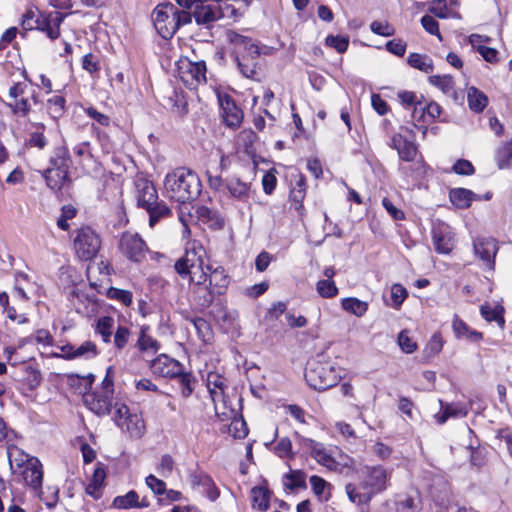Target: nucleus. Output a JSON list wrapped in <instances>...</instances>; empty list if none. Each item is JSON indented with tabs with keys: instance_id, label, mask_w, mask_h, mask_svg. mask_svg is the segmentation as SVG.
I'll return each instance as SVG.
<instances>
[{
	"instance_id": "obj_42",
	"label": "nucleus",
	"mask_w": 512,
	"mask_h": 512,
	"mask_svg": "<svg viewBox=\"0 0 512 512\" xmlns=\"http://www.w3.org/2000/svg\"><path fill=\"white\" fill-rule=\"evenodd\" d=\"M408 64L422 72L430 73L433 71V62L431 58L419 53H411L407 58Z\"/></svg>"
},
{
	"instance_id": "obj_48",
	"label": "nucleus",
	"mask_w": 512,
	"mask_h": 512,
	"mask_svg": "<svg viewBox=\"0 0 512 512\" xmlns=\"http://www.w3.org/2000/svg\"><path fill=\"white\" fill-rule=\"evenodd\" d=\"M502 308H499L497 306H491V305H482L480 308V312L482 317L488 321H496L499 325H504V318L501 315Z\"/></svg>"
},
{
	"instance_id": "obj_55",
	"label": "nucleus",
	"mask_w": 512,
	"mask_h": 512,
	"mask_svg": "<svg viewBox=\"0 0 512 512\" xmlns=\"http://www.w3.org/2000/svg\"><path fill=\"white\" fill-rule=\"evenodd\" d=\"M304 197H305V187H304L303 180L300 179L296 183V186L293 188V190L291 191V194H290V200L293 203L294 208L296 210H300L303 207L302 202H303Z\"/></svg>"
},
{
	"instance_id": "obj_63",
	"label": "nucleus",
	"mask_w": 512,
	"mask_h": 512,
	"mask_svg": "<svg viewBox=\"0 0 512 512\" xmlns=\"http://www.w3.org/2000/svg\"><path fill=\"white\" fill-rule=\"evenodd\" d=\"M275 452L281 458H285V457L292 458L293 454H292L291 440L287 437L279 440V442L275 446Z\"/></svg>"
},
{
	"instance_id": "obj_43",
	"label": "nucleus",
	"mask_w": 512,
	"mask_h": 512,
	"mask_svg": "<svg viewBox=\"0 0 512 512\" xmlns=\"http://www.w3.org/2000/svg\"><path fill=\"white\" fill-rule=\"evenodd\" d=\"M114 330V319L109 316L97 320L96 332L101 336L103 342L109 343Z\"/></svg>"
},
{
	"instance_id": "obj_8",
	"label": "nucleus",
	"mask_w": 512,
	"mask_h": 512,
	"mask_svg": "<svg viewBox=\"0 0 512 512\" xmlns=\"http://www.w3.org/2000/svg\"><path fill=\"white\" fill-rule=\"evenodd\" d=\"M389 146L397 150L401 160L413 163L412 175L420 177L425 174V165L422 158L418 155L417 147L413 142L408 141L401 134H395L391 138Z\"/></svg>"
},
{
	"instance_id": "obj_10",
	"label": "nucleus",
	"mask_w": 512,
	"mask_h": 512,
	"mask_svg": "<svg viewBox=\"0 0 512 512\" xmlns=\"http://www.w3.org/2000/svg\"><path fill=\"white\" fill-rule=\"evenodd\" d=\"M113 419L118 427L129 433L132 438H141L146 430L141 414L131 413L125 404H116Z\"/></svg>"
},
{
	"instance_id": "obj_9",
	"label": "nucleus",
	"mask_w": 512,
	"mask_h": 512,
	"mask_svg": "<svg viewBox=\"0 0 512 512\" xmlns=\"http://www.w3.org/2000/svg\"><path fill=\"white\" fill-rule=\"evenodd\" d=\"M177 72L180 80L188 89H196L206 82V63L204 61L193 62L187 57L177 61Z\"/></svg>"
},
{
	"instance_id": "obj_29",
	"label": "nucleus",
	"mask_w": 512,
	"mask_h": 512,
	"mask_svg": "<svg viewBox=\"0 0 512 512\" xmlns=\"http://www.w3.org/2000/svg\"><path fill=\"white\" fill-rule=\"evenodd\" d=\"M47 186L53 191H59L69 180L68 172L59 169L47 168L42 171Z\"/></svg>"
},
{
	"instance_id": "obj_50",
	"label": "nucleus",
	"mask_w": 512,
	"mask_h": 512,
	"mask_svg": "<svg viewBox=\"0 0 512 512\" xmlns=\"http://www.w3.org/2000/svg\"><path fill=\"white\" fill-rule=\"evenodd\" d=\"M34 29L45 32L52 40L57 39L60 35L59 23L55 27H52L50 20L42 15L38 17V23Z\"/></svg>"
},
{
	"instance_id": "obj_46",
	"label": "nucleus",
	"mask_w": 512,
	"mask_h": 512,
	"mask_svg": "<svg viewBox=\"0 0 512 512\" xmlns=\"http://www.w3.org/2000/svg\"><path fill=\"white\" fill-rule=\"evenodd\" d=\"M253 507L265 511L269 507L268 491L262 487H254L251 490Z\"/></svg>"
},
{
	"instance_id": "obj_23",
	"label": "nucleus",
	"mask_w": 512,
	"mask_h": 512,
	"mask_svg": "<svg viewBox=\"0 0 512 512\" xmlns=\"http://www.w3.org/2000/svg\"><path fill=\"white\" fill-rule=\"evenodd\" d=\"M16 475L21 476L30 487L38 489L41 487L43 480L42 464L37 458H31L26 463V467L21 469Z\"/></svg>"
},
{
	"instance_id": "obj_54",
	"label": "nucleus",
	"mask_w": 512,
	"mask_h": 512,
	"mask_svg": "<svg viewBox=\"0 0 512 512\" xmlns=\"http://www.w3.org/2000/svg\"><path fill=\"white\" fill-rule=\"evenodd\" d=\"M190 483L192 487H203L204 489L213 487L212 478L201 471H196L190 474L189 476Z\"/></svg>"
},
{
	"instance_id": "obj_12",
	"label": "nucleus",
	"mask_w": 512,
	"mask_h": 512,
	"mask_svg": "<svg viewBox=\"0 0 512 512\" xmlns=\"http://www.w3.org/2000/svg\"><path fill=\"white\" fill-rule=\"evenodd\" d=\"M391 472L381 465L368 466L364 471L362 490H367L373 497L385 491L390 484Z\"/></svg>"
},
{
	"instance_id": "obj_31",
	"label": "nucleus",
	"mask_w": 512,
	"mask_h": 512,
	"mask_svg": "<svg viewBox=\"0 0 512 512\" xmlns=\"http://www.w3.org/2000/svg\"><path fill=\"white\" fill-rule=\"evenodd\" d=\"M312 491L319 501L327 502L331 498L332 485L318 475H312L309 479Z\"/></svg>"
},
{
	"instance_id": "obj_58",
	"label": "nucleus",
	"mask_w": 512,
	"mask_h": 512,
	"mask_svg": "<svg viewBox=\"0 0 512 512\" xmlns=\"http://www.w3.org/2000/svg\"><path fill=\"white\" fill-rule=\"evenodd\" d=\"M398 344L401 350L407 354L417 349V343L408 335L407 331H401L398 335Z\"/></svg>"
},
{
	"instance_id": "obj_53",
	"label": "nucleus",
	"mask_w": 512,
	"mask_h": 512,
	"mask_svg": "<svg viewBox=\"0 0 512 512\" xmlns=\"http://www.w3.org/2000/svg\"><path fill=\"white\" fill-rule=\"evenodd\" d=\"M179 380L181 394L183 397H189L194 389V377L189 373L180 372L179 375L176 376Z\"/></svg>"
},
{
	"instance_id": "obj_35",
	"label": "nucleus",
	"mask_w": 512,
	"mask_h": 512,
	"mask_svg": "<svg viewBox=\"0 0 512 512\" xmlns=\"http://www.w3.org/2000/svg\"><path fill=\"white\" fill-rule=\"evenodd\" d=\"M106 478L105 470L102 467H97L94 470L92 478L86 486V493L94 499L101 497V489L103 487L104 480Z\"/></svg>"
},
{
	"instance_id": "obj_36",
	"label": "nucleus",
	"mask_w": 512,
	"mask_h": 512,
	"mask_svg": "<svg viewBox=\"0 0 512 512\" xmlns=\"http://www.w3.org/2000/svg\"><path fill=\"white\" fill-rule=\"evenodd\" d=\"M149 214V226L153 228L158 221L170 216L171 210L164 201H157L145 209Z\"/></svg>"
},
{
	"instance_id": "obj_44",
	"label": "nucleus",
	"mask_w": 512,
	"mask_h": 512,
	"mask_svg": "<svg viewBox=\"0 0 512 512\" xmlns=\"http://www.w3.org/2000/svg\"><path fill=\"white\" fill-rule=\"evenodd\" d=\"M65 98L60 95H54L47 100V112L53 119L60 118L65 112Z\"/></svg>"
},
{
	"instance_id": "obj_19",
	"label": "nucleus",
	"mask_w": 512,
	"mask_h": 512,
	"mask_svg": "<svg viewBox=\"0 0 512 512\" xmlns=\"http://www.w3.org/2000/svg\"><path fill=\"white\" fill-rule=\"evenodd\" d=\"M151 370L160 377L174 378L182 371V365L166 354H161L151 362Z\"/></svg>"
},
{
	"instance_id": "obj_14",
	"label": "nucleus",
	"mask_w": 512,
	"mask_h": 512,
	"mask_svg": "<svg viewBox=\"0 0 512 512\" xmlns=\"http://www.w3.org/2000/svg\"><path fill=\"white\" fill-rule=\"evenodd\" d=\"M11 101L7 104L15 114L26 116L31 110V100H34L33 90L24 82H18L9 88Z\"/></svg>"
},
{
	"instance_id": "obj_16",
	"label": "nucleus",
	"mask_w": 512,
	"mask_h": 512,
	"mask_svg": "<svg viewBox=\"0 0 512 512\" xmlns=\"http://www.w3.org/2000/svg\"><path fill=\"white\" fill-rule=\"evenodd\" d=\"M432 242L439 254H450L455 246V234L452 228L441 221H438L432 228Z\"/></svg>"
},
{
	"instance_id": "obj_3",
	"label": "nucleus",
	"mask_w": 512,
	"mask_h": 512,
	"mask_svg": "<svg viewBox=\"0 0 512 512\" xmlns=\"http://www.w3.org/2000/svg\"><path fill=\"white\" fill-rule=\"evenodd\" d=\"M152 20L160 36L170 39L181 26L192 22V15L188 11L179 10L172 3L166 2L154 8Z\"/></svg>"
},
{
	"instance_id": "obj_52",
	"label": "nucleus",
	"mask_w": 512,
	"mask_h": 512,
	"mask_svg": "<svg viewBox=\"0 0 512 512\" xmlns=\"http://www.w3.org/2000/svg\"><path fill=\"white\" fill-rule=\"evenodd\" d=\"M390 293L392 300L391 306L395 309H399L408 296L406 288H404L401 284H393L391 286Z\"/></svg>"
},
{
	"instance_id": "obj_1",
	"label": "nucleus",
	"mask_w": 512,
	"mask_h": 512,
	"mask_svg": "<svg viewBox=\"0 0 512 512\" xmlns=\"http://www.w3.org/2000/svg\"><path fill=\"white\" fill-rule=\"evenodd\" d=\"M295 436L301 449L308 452L319 465L329 471L347 473L354 468V460L338 447L325 445L298 433H295Z\"/></svg>"
},
{
	"instance_id": "obj_45",
	"label": "nucleus",
	"mask_w": 512,
	"mask_h": 512,
	"mask_svg": "<svg viewBox=\"0 0 512 512\" xmlns=\"http://www.w3.org/2000/svg\"><path fill=\"white\" fill-rule=\"evenodd\" d=\"M429 82L445 94L454 93V81L450 75H433L429 77Z\"/></svg>"
},
{
	"instance_id": "obj_27",
	"label": "nucleus",
	"mask_w": 512,
	"mask_h": 512,
	"mask_svg": "<svg viewBox=\"0 0 512 512\" xmlns=\"http://www.w3.org/2000/svg\"><path fill=\"white\" fill-rule=\"evenodd\" d=\"M449 199L451 203L458 209H466L470 207L474 200H480L473 191L465 188H454L449 192Z\"/></svg>"
},
{
	"instance_id": "obj_22",
	"label": "nucleus",
	"mask_w": 512,
	"mask_h": 512,
	"mask_svg": "<svg viewBox=\"0 0 512 512\" xmlns=\"http://www.w3.org/2000/svg\"><path fill=\"white\" fill-rule=\"evenodd\" d=\"M225 193L238 201L246 202L251 197V184L232 176L225 179Z\"/></svg>"
},
{
	"instance_id": "obj_4",
	"label": "nucleus",
	"mask_w": 512,
	"mask_h": 512,
	"mask_svg": "<svg viewBox=\"0 0 512 512\" xmlns=\"http://www.w3.org/2000/svg\"><path fill=\"white\" fill-rule=\"evenodd\" d=\"M206 251L199 243L193 242L186 249L185 254L179 258L174 267L176 272L183 278L188 277L190 284H205L208 278V271L204 263Z\"/></svg>"
},
{
	"instance_id": "obj_56",
	"label": "nucleus",
	"mask_w": 512,
	"mask_h": 512,
	"mask_svg": "<svg viewBox=\"0 0 512 512\" xmlns=\"http://www.w3.org/2000/svg\"><path fill=\"white\" fill-rule=\"evenodd\" d=\"M41 15L35 9H28L22 16L21 27L25 31L33 30L38 23V17Z\"/></svg>"
},
{
	"instance_id": "obj_60",
	"label": "nucleus",
	"mask_w": 512,
	"mask_h": 512,
	"mask_svg": "<svg viewBox=\"0 0 512 512\" xmlns=\"http://www.w3.org/2000/svg\"><path fill=\"white\" fill-rule=\"evenodd\" d=\"M130 335L128 327L118 326L114 334V345L120 350L123 349L127 345Z\"/></svg>"
},
{
	"instance_id": "obj_30",
	"label": "nucleus",
	"mask_w": 512,
	"mask_h": 512,
	"mask_svg": "<svg viewBox=\"0 0 512 512\" xmlns=\"http://www.w3.org/2000/svg\"><path fill=\"white\" fill-rule=\"evenodd\" d=\"M456 3V0H434L430 5L429 11L438 18H455L458 17V13L453 8Z\"/></svg>"
},
{
	"instance_id": "obj_47",
	"label": "nucleus",
	"mask_w": 512,
	"mask_h": 512,
	"mask_svg": "<svg viewBox=\"0 0 512 512\" xmlns=\"http://www.w3.org/2000/svg\"><path fill=\"white\" fill-rule=\"evenodd\" d=\"M138 499V494L135 491L131 490L125 495L117 496L113 500V506L118 509L135 508L138 507Z\"/></svg>"
},
{
	"instance_id": "obj_39",
	"label": "nucleus",
	"mask_w": 512,
	"mask_h": 512,
	"mask_svg": "<svg viewBox=\"0 0 512 512\" xmlns=\"http://www.w3.org/2000/svg\"><path fill=\"white\" fill-rule=\"evenodd\" d=\"M361 487H357L355 484L349 483L345 486V491L348 499L356 505H365L370 502L372 496L367 490L361 491Z\"/></svg>"
},
{
	"instance_id": "obj_37",
	"label": "nucleus",
	"mask_w": 512,
	"mask_h": 512,
	"mask_svg": "<svg viewBox=\"0 0 512 512\" xmlns=\"http://www.w3.org/2000/svg\"><path fill=\"white\" fill-rule=\"evenodd\" d=\"M8 455L11 470L15 475L19 473L21 469H24L26 467V463H28L32 458L16 447L9 449Z\"/></svg>"
},
{
	"instance_id": "obj_7",
	"label": "nucleus",
	"mask_w": 512,
	"mask_h": 512,
	"mask_svg": "<svg viewBox=\"0 0 512 512\" xmlns=\"http://www.w3.org/2000/svg\"><path fill=\"white\" fill-rule=\"evenodd\" d=\"M100 247V236L91 227L84 226L76 231L73 239V248L78 258L81 260H91L97 255Z\"/></svg>"
},
{
	"instance_id": "obj_38",
	"label": "nucleus",
	"mask_w": 512,
	"mask_h": 512,
	"mask_svg": "<svg viewBox=\"0 0 512 512\" xmlns=\"http://www.w3.org/2000/svg\"><path fill=\"white\" fill-rule=\"evenodd\" d=\"M341 307L357 317H362L368 310V303L358 298L348 297L341 300Z\"/></svg>"
},
{
	"instance_id": "obj_57",
	"label": "nucleus",
	"mask_w": 512,
	"mask_h": 512,
	"mask_svg": "<svg viewBox=\"0 0 512 512\" xmlns=\"http://www.w3.org/2000/svg\"><path fill=\"white\" fill-rule=\"evenodd\" d=\"M327 46L334 48L339 53H344L349 45V40L346 37L329 35L325 39Z\"/></svg>"
},
{
	"instance_id": "obj_21",
	"label": "nucleus",
	"mask_w": 512,
	"mask_h": 512,
	"mask_svg": "<svg viewBox=\"0 0 512 512\" xmlns=\"http://www.w3.org/2000/svg\"><path fill=\"white\" fill-rule=\"evenodd\" d=\"M60 350L62 357L68 360L76 358L91 359L98 355L97 346L92 341H85L79 346L68 343L61 346Z\"/></svg>"
},
{
	"instance_id": "obj_64",
	"label": "nucleus",
	"mask_w": 512,
	"mask_h": 512,
	"mask_svg": "<svg viewBox=\"0 0 512 512\" xmlns=\"http://www.w3.org/2000/svg\"><path fill=\"white\" fill-rule=\"evenodd\" d=\"M421 24L429 34L436 35L440 40L442 39L441 34L439 32L438 22L434 19V17L430 15H424L421 18Z\"/></svg>"
},
{
	"instance_id": "obj_11",
	"label": "nucleus",
	"mask_w": 512,
	"mask_h": 512,
	"mask_svg": "<svg viewBox=\"0 0 512 512\" xmlns=\"http://www.w3.org/2000/svg\"><path fill=\"white\" fill-rule=\"evenodd\" d=\"M206 386L210 393L211 399L214 403L215 413L220 418V420L224 421L229 419L233 414V410L229 411H220L219 402L223 403L225 407V398L224 393L227 387V380L224 376L219 374L218 372L211 371L207 374L206 377Z\"/></svg>"
},
{
	"instance_id": "obj_32",
	"label": "nucleus",
	"mask_w": 512,
	"mask_h": 512,
	"mask_svg": "<svg viewBox=\"0 0 512 512\" xmlns=\"http://www.w3.org/2000/svg\"><path fill=\"white\" fill-rule=\"evenodd\" d=\"M467 102L473 112L480 113L486 108L488 98L482 91L472 86L467 89Z\"/></svg>"
},
{
	"instance_id": "obj_18",
	"label": "nucleus",
	"mask_w": 512,
	"mask_h": 512,
	"mask_svg": "<svg viewBox=\"0 0 512 512\" xmlns=\"http://www.w3.org/2000/svg\"><path fill=\"white\" fill-rule=\"evenodd\" d=\"M113 396L99 390L84 392L83 402L85 406L95 413L102 416L110 412Z\"/></svg>"
},
{
	"instance_id": "obj_17",
	"label": "nucleus",
	"mask_w": 512,
	"mask_h": 512,
	"mask_svg": "<svg viewBox=\"0 0 512 512\" xmlns=\"http://www.w3.org/2000/svg\"><path fill=\"white\" fill-rule=\"evenodd\" d=\"M218 101L224 123L230 128L239 127L243 121V111L235 101L227 94H219Z\"/></svg>"
},
{
	"instance_id": "obj_28",
	"label": "nucleus",
	"mask_w": 512,
	"mask_h": 512,
	"mask_svg": "<svg viewBox=\"0 0 512 512\" xmlns=\"http://www.w3.org/2000/svg\"><path fill=\"white\" fill-rule=\"evenodd\" d=\"M452 329L458 339H467L472 342H478L483 338V334L481 332L471 329L457 315H454Z\"/></svg>"
},
{
	"instance_id": "obj_20",
	"label": "nucleus",
	"mask_w": 512,
	"mask_h": 512,
	"mask_svg": "<svg viewBox=\"0 0 512 512\" xmlns=\"http://www.w3.org/2000/svg\"><path fill=\"white\" fill-rule=\"evenodd\" d=\"M191 15L198 25H203L207 28L224 16L219 5L207 4V2H202Z\"/></svg>"
},
{
	"instance_id": "obj_2",
	"label": "nucleus",
	"mask_w": 512,
	"mask_h": 512,
	"mask_svg": "<svg viewBox=\"0 0 512 512\" xmlns=\"http://www.w3.org/2000/svg\"><path fill=\"white\" fill-rule=\"evenodd\" d=\"M164 186L168 196L181 203L197 198L201 192L198 176L186 168H178L167 174Z\"/></svg>"
},
{
	"instance_id": "obj_40",
	"label": "nucleus",
	"mask_w": 512,
	"mask_h": 512,
	"mask_svg": "<svg viewBox=\"0 0 512 512\" xmlns=\"http://www.w3.org/2000/svg\"><path fill=\"white\" fill-rule=\"evenodd\" d=\"M495 160L499 169L512 168V141L504 143L497 149Z\"/></svg>"
},
{
	"instance_id": "obj_61",
	"label": "nucleus",
	"mask_w": 512,
	"mask_h": 512,
	"mask_svg": "<svg viewBox=\"0 0 512 512\" xmlns=\"http://www.w3.org/2000/svg\"><path fill=\"white\" fill-rule=\"evenodd\" d=\"M418 510V505L414 498L410 496H405L396 501V511L397 512H416Z\"/></svg>"
},
{
	"instance_id": "obj_6",
	"label": "nucleus",
	"mask_w": 512,
	"mask_h": 512,
	"mask_svg": "<svg viewBox=\"0 0 512 512\" xmlns=\"http://www.w3.org/2000/svg\"><path fill=\"white\" fill-rule=\"evenodd\" d=\"M306 381L315 390L323 391L335 386L341 376L336 368L329 364L313 361L305 373Z\"/></svg>"
},
{
	"instance_id": "obj_26",
	"label": "nucleus",
	"mask_w": 512,
	"mask_h": 512,
	"mask_svg": "<svg viewBox=\"0 0 512 512\" xmlns=\"http://www.w3.org/2000/svg\"><path fill=\"white\" fill-rule=\"evenodd\" d=\"M191 293L194 301L201 307H209L217 296L214 289L207 282L205 284H191Z\"/></svg>"
},
{
	"instance_id": "obj_25",
	"label": "nucleus",
	"mask_w": 512,
	"mask_h": 512,
	"mask_svg": "<svg viewBox=\"0 0 512 512\" xmlns=\"http://www.w3.org/2000/svg\"><path fill=\"white\" fill-rule=\"evenodd\" d=\"M206 270L209 272V284L216 295H223L229 285V277L225 269L221 266L212 269L211 266L207 265Z\"/></svg>"
},
{
	"instance_id": "obj_24",
	"label": "nucleus",
	"mask_w": 512,
	"mask_h": 512,
	"mask_svg": "<svg viewBox=\"0 0 512 512\" xmlns=\"http://www.w3.org/2000/svg\"><path fill=\"white\" fill-rule=\"evenodd\" d=\"M137 203L139 207L146 209L158 201V194L153 183L148 180H139L136 183Z\"/></svg>"
},
{
	"instance_id": "obj_5",
	"label": "nucleus",
	"mask_w": 512,
	"mask_h": 512,
	"mask_svg": "<svg viewBox=\"0 0 512 512\" xmlns=\"http://www.w3.org/2000/svg\"><path fill=\"white\" fill-rule=\"evenodd\" d=\"M228 39L233 46V54L241 73L251 78L256 74L257 58L260 55L258 45L249 37L235 31L227 33Z\"/></svg>"
},
{
	"instance_id": "obj_15",
	"label": "nucleus",
	"mask_w": 512,
	"mask_h": 512,
	"mask_svg": "<svg viewBox=\"0 0 512 512\" xmlns=\"http://www.w3.org/2000/svg\"><path fill=\"white\" fill-rule=\"evenodd\" d=\"M473 252L483 265L494 270L495 258L499 250L497 239L488 236H477L473 239Z\"/></svg>"
},
{
	"instance_id": "obj_62",
	"label": "nucleus",
	"mask_w": 512,
	"mask_h": 512,
	"mask_svg": "<svg viewBox=\"0 0 512 512\" xmlns=\"http://www.w3.org/2000/svg\"><path fill=\"white\" fill-rule=\"evenodd\" d=\"M442 347L443 340L440 334H433L425 348V352L428 356H435L442 350Z\"/></svg>"
},
{
	"instance_id": "obj_59",
	"label": "nucleus",
	"mask_w": 512,
	"mask_h": 512,
	"mask_svg": "<svg viewBox=\"0 0 512 512\" xmlns=\"http://www.w3.org/2000/svg\"><path fill=\"white\" fill-rule=\"evenodd\" d=\"M370 30L381 36L389 37L395 34V29L388 22L373 21L370 24Z\"/></svg>"
},
{
	"instance_id": "obj_13",
	"label": "nucleus",
	"mask_w": 512,
	"mask_h": 512,
	"mask_svg": "<svg viewBox=\"0 0 512 512\" xmlns=\"http://www.w3.org/2000/svg\"><path fill=\"white\" fill-rule=\"evenodd\" d=\"M120 252L130 261L139 263L146 257L148 246L138 233L124 232L118 244Z\"/></svg>"
},
{
	"instance_id": "obj_34",
	"label": "nucleus",
	"mask_w": 512,
	"mask_h": 512,
	"mask_svg": "<svg viewBox=\"0 0 512 512\" xmlns=\"http://www.w3.org/2000/svg\"><path fill=\"white\" fill-rule=\"evenodd\" d=\"M442 413L437 417L440 424L445 423L449 418H462L468 414V409L460 403L441 404Z\"/></svg>"
},
{
	"instance_id": "obj_33",
	"label": "nucleus",
	"mask_w": 512,
	"mask_h": 512,
	"mask_svg": "<svg viewBox=\"0 0 512 512\" xmlns=\"http://www.w3.org/2000/svg\"><path fill=\"white\" fill-rule=\"evenodd\" d=\"M70 167V155L67 147L59 146L53 151V155L49 160L48 168L64 170L68 172Z\"/></svg>"
},
{
	"instance_id": "obj_41",
	"label": "nucleus",
	"mask_w": 512,
	"mask_h": 512,
	"mask_svg": "<svg viewBox=\"0 0 512 512\" xmlns=\"http://www.w3.org/2000/svg\"><path fill=\"white\" fill-rule=\"evenodd\" d=\"M147 330V326L141 327L137 346L140 351L156 353L160 348V344L156 339L147 334Z\"/></svg>"
},
{
	"instance_id": "obj_51",
	"label": "nucleus",
	"mask_w": 512,
	"mask_h": 512,
	"mask_svg": "<svg viewBox=\"0 0 512 512\" xmlns=\"http://www.w3.org/2000/svg\"><path fill=\"white\" fill-rule=\"evenodd\" d=\"M107 296L110 299L119 301L125 306H130L132 303V293L129 290L119 289L115 287H111L107 291Z\"/></svg>"
},
{
	"instance_id": "obj_49",
	"label": "nucleus",
	"mask_w": 512,
	"mask_h": 512,
	"mask_svg": "<svg viewBox=\"0 0 512 512\" xmlns=\"http://www.w3.org/2000/svg\"><path fill=\"white\" fill-rule=\"evenodd\" d=\"M316 290L323 298H332L338 294V288L333 280H319L316 283Z\"/></svg>"
}]
</instances>
